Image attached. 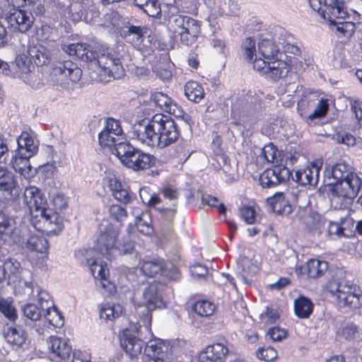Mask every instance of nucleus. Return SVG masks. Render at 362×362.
<instances>
[{"label": "nucleus", "instance_id": "obj_51", "mask_svg": "<svg viewBox=\"0 0 362 362\" xmlns=\"http://www.w3.org/2000/svg\"><path fill=\"white\" fill-rule=\"evenodd\" d=\"M193 310L202 317L211 315L215 310V305L207 300H199L194 303Z\"/></svg>", "mask_w": 362, "mask_h": 362}, {"label": "nucleus", "instance_id": "obj_56", "mask_svg": "<svg viewBox=\"0 0 362 362\" xmlns=\"http://www.w3.org/2000/svg\"><path fill=\"white\" fill-rule=\"evenodd\" d=\"M278 153V149L273 144L265 145L262 149V153L268 163H277Z\"/></svg>", "mask_w": 362, "mask_h": 362}, {"label": "nucleus", "instance_id": "obj_30", "mask_svg": "<svg viewBox=\"0 0 362 362\" xmlns=\"http://www.w3.org/2000/svg\"><path fill=\"white\" fill-rule=\"evenodd\" d=\"M28 54L38 66L45 65L51 60L49 50L40 44L30 46L28 49Z\"/></svg>", "mask_w": 362, "mask_h": 362}, {"label": "nucleus", "instance_id": "obj_13", "mask_svg": "<svg viewBox=\"0 0 362 362\" xmlns=\"http://www.w3.org/2000/svg\"><path fill=\"white\" fill-rule=\"evenodd\" d=\"M291 173L284 165H274L265 170L259 176V182L262 188H273L288 181Z\"/></svg>", "mask_w": 362, "mask_h": 362}, {"label": "nucleus", "instance_id": "obj_46", "mask_svg": "<svg viewBox=\"0 0 362 362\" xmlns=\"http://www.w3.org/2000/svg\"><path fill=\"white\" fill-rule=\"evenodd\" d=\"M341 18H334L332 22H329L330 25H333L335 28V31L339 35L345 37H350L354 34L356 25L351 21H341Z\"/></svg>", "mask_w": 362, "mask_h": 362}, {"label": "nucleus", "instance_id": "obj_11", "mask_svg": "<svg viewBox=\"0 0 362 362\" xmlns=\"http://www.w3.org/2000/svg\"><path fill=\"white\" fill-rule=\"evenodd\" d=\"M57 4L61 8H66L69 17L74 22L83 21L90 23L98 14L90 0H78L70 5H66L57 0Z\"/></svg>", "mask_w": 362, "mask_h": 362}, {"label": "nucleus", "instance_id": "obj_15", "mask_svg": "<svg viewBox=\"0 0 362 362\" xmlns=\"http://www.w3.org/2000/svg\"><path fill=\"white\" fill-rule=\"evenodd\" d=\"M37 300L41 309L45 310V317L47 321L55 327H60L64 325V318L61 313L54 305L47 292L37 288Z\"/></svg>", "mask_w": 362, "mask_h": 362}, {"label": "nucleus", "instance_id": "obj_5", "mask_svg": "<svg viewBox=\"0 0 362 362\" xmlns=\"http://www.w3.org/2000/svg\"><path fill=\"white\" fill-rule=\"evenodd\" d=\"M115 154L127 168L134 171L144 170L152 167L156 158L129 142H119L115 148Z\"/></svg>", "mask_w": 362, "mask_h": 362}, {"label": "nucleus", "instance_id": "obj_7", "mask_svg": "<svg viewBox=\"0 0 362 362\" xmlns=\"http://www.w3.org/2000/svg\"><path fill=\"white\" fill-rule=\"evenodd\" d=\"M162 288L163 286L160 284L153 281L143 290L138 302L139 306L145 307V310L143 311L146 313L143 320L144 328L150 336L152 335L150 329L152 317L151 312L165 306L161 293Z\"/></svg>", "mask_w": 362, "mask_h": 362}, {"label": "nucleus", "instance_id": "obj_24", "mask_svg": "<svg viewBox=\"0 0 362 362\" xmlns=\"http://www.w3.org/2000/svg\"><path fill=\"white\" fill-rule=\"evenodd\" d=\"M327 269V262L311 259L305 264L297 266L296 272L298 274H307L309 278H318L322 276Z\"/></svg>", "mask_w": 362, "mask_h": 362}, {"label": "nucleus", "instance_id": "obj_52", "mask_svg": "<svg viewBox=\"0 0 362 362\" xmlns=\"http://www.w3.org/2000/svg\"><path fill=\"white\" fill-rule=\"evenodd\" d=\"M241 48L245 59L249 62H252L253 57L257 54L255 40L251 37L245 38L242 43Z\"/></svg>", "mask_w": 362, "mask_h": 362}, {"label": "nucleus", "instance_id": "obj_20", "mask_svg": "<svg viewBox=\"0 0 362 362\" xmlns=\"http://www.w3.org/2000/svg\"><path fill=\"white\" fill-rule=\"evenodd\" d=\"M228 353L227 341L222 339L218 342L206 347L200 354L203 362H221Z\"/></svg>", "mask_w": 362, "mask_h": 362}, {"label": "nucleus", "instance_id": "obj_57", "mask_svg": "<svg viewBox=\"0 0 362 362\" xmlns=\"http://www.w3.org/2000/svg\"><path fill=\"white\" fill-rule=\"evenodd\" d=\"M110 216L117 222L123 221L127 216L126 209L119 204H112L109 209Z\"/></svg>", "mask_w": 362, "mask_h": 362}, {"label": "nucleus", "instance_id": "obj_58", "mask_svg": "<svg viewBox=\"0 0 362 362\" xmlns=\"http://www.w3.org/2000/svg\"><path fill=\"white\" fill-rule=\"evenodd\" d=\"M257 357L265 361H272L277 357V352L271 346L262 347L257 350Z\"/></svg>", "mask_w": 362, "mask_h": 362}, {"label": "nucleus", "instance_id": "obj_50", "mask_svg": "<svg viewBox=\"0 0 362 362\" xmlns=\"http://www.w3.org/2000/svg\"><path fill=\"white\" fill-rule=\"evenodd\" d=\"M140 269L145 276L153 277L162 272L163 266L159 260L144 261Z\"/></svg>", "mask_w": 362, "mask_h": 362}, {"label": "nucleus", "instance_id": "obj_54", "mask_svg": "<svg viewBox=\"0 0 362 362\" xmlns=\"http://www.w3.org/2000/svg\"><path fill=\"white\" fill-rule=\"evenodd\" d=\"M0 312L11 321H15L17 319L15 307L11 302L6 300H0Z\"/></svg>", "mask_w": 362, "mask_h": 362}, {"label": "nucleus", "instance_id": "obj_4", "mask_svg": "<svg viewBox=\"0 0 362 362\" xmlns=\"http://www.w3.org/2000/svg\"><path fill=\"white\" fill-rule=\"evenodd\" d=\"M327 288L341 307L357 308L362 305V291L346 276L333 279Z\"/></svg>", "mask_w": 362, "mask_h": 362}, {"label": "nucleus", "instance_id": "obj_55", "mask_svg": "<svg viewBox=\"0 0 362 362\" xmlns=\"http://www.w3.org/2000/svg\"><path fill=\"white\" fill-rule=\"evenodd\" d=\"M37 288L42 289L37 286H35L32 281H23V285L21 286L18 292L25 298L32 299L35 296V291L37 293Z\"/></svg>", "mask_w": 362, "mask_h": 362}, {"label": "nucleus", "instance_id": "obj_40", "mask_svg": "<svg viewBox=\"0 0 362 362\" xmlns=\"http://www.w3.org/2000/svg\"><path fill=\"white\" fill-rule=\"evenodd\" d=\"M25 248L28 250L44 253L49 248L47 240L40 235L33 234L30 235L26 240Z\"/></svg>", "mask_w": 362, "mask_h": 362}, {"label": "nucleus", "instance_id": "obj_59", "mask_svg": "<svg viewBox=\"0 0 362 362\" xmlns=\"http://www.w3.org/2000/svg\"><path fill=\"white\" fill-rule=\"evenodd\" d=\"M154 72L163 80H168L172 77V71L170 69V64H160L154 66Z\"/></svg>", "mask_w": 362, "mask_h": 362}, {"label": "nucleus", "instance_id": "obj_32", "mask_svg": "<svg viewBox=\"0 0 362 362\" xmlns=\"http://www.w3.org/2000/svg\"><path fill=\"white\" fill-rule=\"evenodd\" d=\"M32 156L21 155L19 151H16L15 156H12L10 163L13 168L24 177L30 176L33 170L29 159Z\"/></svg>", "mask_w": 362, "mask_h": 362}, {"label": "nucleus", "instance_id": "obj_60", "mask_svg": "<svg viewBox=\"0 0 362 362\" xmlns=\"http://www.w3.org/2000/svg\"><path fill=\"white\" fill-rule=\"evenodd\" d=\"M272 60H267L264 57L255 54V58L253 57V68L257 71H259L262 74L267 76V64L271 62Z\"/></svg>", "mask_w": 362, "mask_h": 362}, {"label": "nucleus", "instance_id": "obj_25", "mask_svg": "<svg viewBox=\"0 0 362 362\" xmlns=\"http://www.w3.org/2000/svg\"><path fill=\"white\" fill-rule=\"evenodd\" d=\"M0 191L8 192L13 197H18L21 191L16 177L1 166H0Z\"/></svg>", "mask_w": 362, "mask_h": 362}, {"label": "nucleus", "instance_id": "obj_31", "mask_svg": "<svg viewBox=\"0 0 362 362\" xmlns=\"http://www.w3.org/2000/svg\"><path fill=\"white\" fill-rule=\"evenodd\" d=\"M289 70L290 66L286 62L274 59L267 64V77L276 81L287 76Z\"/></svg>", "mask_w": 362, "mask_h": 362}, {"label": "nucleus", "instance_id": "obj_12", "mask_svg": "<svg viewBox=\"0 0 362 362\" xmlns=\"http://www.w3.org/2000/svg\"><path fill=\"white\" fill-rule=\"evenodd\" d=\"M131 136L144 145L156 146V115L150 119H144L134 124Z\"/></svg>", "mask_w": 362, "mask_h": 362}, {"label": "nucleus", "instance_id": "obj_27", "mask_svg": "<svg viewBox=\"0 0 362 362\" xmlns=\"http://www.w3.org/2000/svg\"><path fill=\"white\" fill-rule=\"evenodd\" d=\"M18 149L21 155L33 156L38 151V141L27 132H23L17 139Z\"/></svg>", "mask_w": 362, "mask_h": 362}, {"label": "nucleus", "instance_id": "obj_48", "mask_svg": "<svg viewBox=\"0 0 362 362\" xmlns=\"http://www.w3.org/2000/svg\"><path fill=\"white\" fill-rule=\"evenodd\" d=\"M340 334L346 340H362V330L354 322H346L341 328Z\"/></svg>", "mask_w": 362, "mask_h": 362}, {"label": "nucleus", "instance_id": "obj_38", "mask_svg": "<svg viewBox=\"0 0 362 362\" xmlns=\"http://www.w3.org/2000/svg\"><path fill=\"white\" fill-rule=\"evenodd\" d=\"M134 5L150 17L157 18L161 14L158 0H133Z\"/></svg>", "mask_w": 362, "mask_h": 362}, {"label": "nucleus", "instance_id": "obj_33", "mask_svg": "<svg viewBox=\"0 0 362 362\" xmlns=\"http://www.w3.org/2000/svg\"><path fill=\"white\" fill-rule=\"evenodd\" d=\"M332 177L336 180H352L353 177H361L355 172L354 168L345 162H339L335 164L332 169ZM362 176V174H361Z\"/></svg>", "mask_w": 362, "mask_h": 362}, {"label": "nucleus", "instance_id": "obj_61", "mask_svg": "<svg viewBox=\"0 0 362 362\" xmlns=\"http://www.w3.org/2000/svg\"><path fill=\"white\" fill-rule=\"evenodd\" d=\"M328 110V105L326 100L321 99L316 109L313 111L312 114L308 116L310 119H314L315 118H321L324 117Z\"/></svg>", "mask_w": 362, "mask_h": 362}, {"label": "nucleus", "instance_id": "obj_18", "mask_svg": "<svg viewBox=\"0 0 362 362\" xmlns=\"http://www.w3.org/2000/svg\"><path fill=\"white\" fill-rule=\"evenodd\" d=\"M9 26L14 31L25 33L31 28L34 18L31 13L21 9H13L6 17Z\"/></svg>", "mask_w": 362, "mask_h": 362}, {"label": "nucleus", "instance_id": "obj_37", "mask_svg": "<svg viewBox=\"0 0 362 362\" xmlns=\"http://www.w3.org/2000/svg\"><path fill=\"white\" fill-rule=\"evenodd\" d=\"M90 271L93 276L96 279H100L103 287L106 286V282H108L107 276L108 274V269L107 268L106 262L102 260H89Z\"/></svg>", "mask_w": 362, "mask_h": 362}, {"label": "nucleus", "instance_id": "obj_17", "mask_svg": "<svg viewBox=\"0 0 362 362\" xmlns=\"http://www.w3.org/2000/svg\"><path fill=\"white\" fill-rule=\"evenodd\" d=\"M123 133L120 122L112 117L106 119L103 129L98 135L99 144L102 147L111 148L116 146V136Z\"/></svg>", "mask_w": 362, "mask_h": 362}, {"label": "nucleus", "instance_id": "obj_43", "mask_svg": "<svg viewBox=\"0 0 362 362\" xmlns=\"http://www.w3.org/2000/svg\"><path fill=\"white\" fill-rule=\"evenodd\" d=\"M15 229L13 220L0 211V239L6 240L11 238Z\"/></svg>", "mask_w": 362, "mask_h": 362}, {"label": "nucleus", "instance_id": "obj_42", "mask_svg": "<svg viewBox=\"0 0 362 362\" xmlns=\"http://www.w3.org/2000/svg\"><path fill=\"white\" fill-rule=\"evenodd\" d=\"M15 66L16 74L23 80H25L23 75L30 73L31 68H33L30 57L24 53L17 55L15 59Z\"/></svg>", "mask_w": 362, "mask_h": 362}, {"label": "nucleus", "instance_id": "obj_10", "mask_svg": "<svg viewBox=\"0 0 362 362\" xmlns=\"http://www.w3.org/2000/svg\"><path fill=\"white\" fill-rule=\"evenodd\" d=\"M350 0H309L312 9L317 11L321 17L328 22L334 18H341L348 15L345 4Z\"/></svg>", "mask_w": 362, "mask_h": 362}, {"label": "nucleus", "instance_id": "obj_19", "mask_svg": "<svg viewBox=\"0 0 362 362\" xmlns=\"http://www.w3.org/2000/svg\"><path fill=\"white\" fill-rule=\"evenodd\" d=\"M150 104L160 109V110L174 115L175 117L183 116V110L181 107L173 102L167 95L157 92L151 95Z\"/></svg>", "mask_w": 362, "mask_h": 362}, {"label": "nucleus", "instance_id": "obj_22", "mask_svg": "<svg viewBox=\"0 0 362 362\" xmlns=\"http://www.w3.org/2000/svg\"><path fill=\"white\" fill-rule=\"evenodd\" d=\"M168 345L160 339L150 340L144 349L148 362H168Z\"/></svg>", "mask_w": 362, "mask_h": 362}, {"label": "nucleus", "instance_id": "obj_3", "mask_svg": "<svg viewBox=\"0 0 362 362\" xmlns=\"http://www.w3.org/2000/svg\"><path fill=\"white\" fill-rule=\"evenodd\" d=\"M165 16L167 28L175 37H179L180 42L186 45L194 43L201 33L200 23L193 18L182 15L173 8Z\"/></svg>", "mask_w": 362, "mask_h": 362}, {"label": "nucleus", "instance_id": "obj_44", "mask_svg": "<svg viewBox=\"0 0 362 362\" xmlns=\"http://www.w3.org/2000/svg\"><path fill=\"white\" fill-rule=\"evenodd\" d=\"M185 95L188 100L199 103L204 98V89L197 82L188 81L185 86Z\"/></svg>", "mask_w": 362, "mask_h": 362}, {"label": "nucleus", "instance_id": "obj_16", "mask_svg": "<svg viewBox=\"0 0 362 362\" xmlns=\"http://www.w3.org/2000/svg\"><path fill=\"white\" fill-rule=\"evenodd\" d=\"M362 177L352 176V180H338L332 187V193L337 197L353 200L361 187Z\"/></svg>", "mask_w": 362, "mask_h": 362}, {"label": "nucleus", "instance_id": "obj_63", "mask_svg": "<svg viewBox=\"0 0 362 362\" xmlns=\"http://www.w3.org/2000/svg\"><path fill=\"white\" fill-rule=\"evenodd\" d=\"M190 272L194 278H204L208 274L207 268L201 264H195L190 267Z\"/></svg>", "mask_w": 362, "mask_h": 362}, {"label": "nucleus", "instance_id": "obj_39", "mask_svg": "<svg viewBox=\"0 0 362 362\" xmlns=\"http://www.w3.org/2000/svg\"><path fill=\"white\" fill-rule=\"evenodd\" d=\"M279 53V48L272 40L262 39L258 43V55L267 60L274 59Z\"/></svg>", "mask_w": 362, "mask_h": 362}, {"label": "nucleus", "instance_id": "obj_21", "mask_svg": "<svg viewBox=\"0 0 362 362\" xmlns=\"http://www.w3.org/2000/svg\"><path fill=\"white\" fill-rule=\"evenodd\" d=\"M47 346L53 360L57 362L66 361L70 356L71 347L66 339L57 336H51L47 340Z\"/></svg>", "mask_w": 362, "mask_h": 362}, {"label": "nucleus", "instance_id": "obj_14", "mask_svg": "<svg viewBox=\"0 0 362 362\" xmlns=\"http://www.w3.org/2000/svg\"><path fill=\"white\" fill-rule=\"evenodd\" d=\"M120 344L130 357H135L141 353L144 341L139 338L136 326L134 329L127 328L119 334Z\"/></svg>", "mask_w": 362, "mask_h": 362}, {"label": "nucleus", "instance_id": "obj_49", "mask_svg": "<svg viewBox=\"0 0 362 362\" xmlns=\"http://www.w3.org/2000/svg\"><path fill=\"white\" fill-rule=\"evenodd\" d=\"M134 224L139 232L144 235H150L153 233L151 214L146 210L141 218L134 221Z\"/></svg>", "mask_w": 362, "mask_h": 362}, {"label": "nucleus", "instance_id": "obj_23", "mask_svg": "<svg viewBox=\"0 0 362 362\" xmlns=\"http://www.w3.org/2000/svg\"><path fill=\"white\" fill-rule=\"evenodd\" d=\"M320 167L317 164H312L304 169L295 171L294 175L291 174L292 180L301 185H317L319 180Z\"/></svg>", "mask_w": 362, "mask_h": 362}, {"label": "nucleus", "instance_id": "obj_9", "mask_svg": "<svg viewBox=\"0 0 362 362\" xmlns=\"http://www.w3.org/2000/svg\"><path fill=\"white\" fill-rule=\"evenodd\" d=\"M156 146L165 148L175 143L180 136L175 122L169 116L156 114Z\"/></svg>", "mask_w": 362, "mask_h": 362}, {"label": "nucleus", "instance_id": "obj_34", "mask_svg": "<svg viewBox=\"0 0 362 362\" xmlns=\"http://www.w3.org/2000/svg\"><path fill=\"white\" fill-rule=\"evenodd\" d=\"M252 114L247 105H243V103L237 102L232 105L231 117L235 120V125H245L247 124Z\"/></svg>", "mask_w": 362, "mask_h": 362}, {"label": "nucleus", "instance_id": "obj_2", "mask_svg": "<svg viewBox=\"0 0 362 362\" xmlns=\"http://www.w3.org/2000/svg\"><path fill=\"white\" fill-rule=\"evenodd\" d=\"M23 202L30 210L31 222L37 230L56 234L62 228V218L48 208L45 196L35 186L26 187Z\"/></svg>", "mask_w": 362, "mask_h": 362}, {"label": "nucleus", "instance_id": "obj_64", "mask_svg": "<svg viewBox=\"0 0 362 362\" xmlns=\"http://www.w3.org/2000/svg\"><path fill=\"white\" fill-rule=\"evenodd\" d=\"M268 335L274 341H281L286 336V332L279 327L270 328Z\"/></svg>", "mask_w": 362, "mask_h": 362}, {"label": "nucleus", "instance_id": "obj_47", "mask_svg": "<svg viewBox=\"0 0 362 362\" xmlns=\"http://www.w3.org/2000/svg\"><path fill=\"white\" fill-rule=\"evenodd\" d=\"M120 35L127 42L140 41L144 35L143 28L128 23L121 30Z\"/></svg>", "mask_w": 362, "mask_h": 362}, {"label": "nucleus", "instance_id": "obj_45", "mask_svg": "<svg viewBox=\"0 0 362 362\" xmlns=\"http://www.w3.org/2000/svg\"><path fill=\"white\" fill-rule=\"evenodd\" d=\"M21 267L20 263L13 259H8L3 262L0 265V281L8 276H17L21 272Z\"/></svg>", "mask_w": 362, "mask_h": 362}, {"label": "nucleus", "instance_id": "obj_1", "mask_svg": "<svg viewBox=\"0 0 362 362\" xmlns=\"http://www.w3.org/2000/svg\"><path fill=\"white\" fill-rule=\"evenodd\" d=\"M77 57L89 62V68L98 75V81L107 83L111 79H119L124 75L121 55L112 48L104 47L98 50L83 43H76Z\"/></svg>", "mask_w": 362, "mask_h": 362}, {"label": "nucleus", "instance_id": "obj_35", "mask_svg": "<svg viewBox=\"0 0 362 362\" xmlns=\"http://www.w3.org/2000/svg\"><path fill=\"white\" fill-rule=\"evenodd\" d=\"M4 337L6 342L13 347H21L26 340L25 331L21 327H8L4 330Z\"/></svg>", "mask_w": 362, "mask_h": 362}, {"label": "nucleus", "instance_id": "obj_8", "mask_svg": "<svg viewBox=\"0 0 362 362\" xmlns=\"http://www.w3.org/2000/svg\"><path fill=\"white\" fill-rule=\"evenodd\" d=\"M82 75V70L71 61H64L56 64L49 74V81L52 84L68 88L69 81L78 82Z\"/></svg>", "mask_w": 362, "mask_h": 362}, {"label": "nucleus", "instance_id": "obj_36", "mask_svg": "<svg viewBox=\"0 0 362 362\" xmlns=\"http://www.w3.org/2000/svg\"><path fill=\"white\" fill-rule=\"evenodd\" d=\"M123 313V308L119 303H107L100 309V317L106 322H112L119 318Z\"/></svg>", "mask_w": 362, "mask_h": 362}, {"label": "nucleus", "instance_id": "obj_6", "mask_svg": "<svg viewBox=\"0 0 362 362\" xmlns=\"http://www.w3.org/2000/svg\"><path fill=\"white\" fill-rule=\"evenodd\" d=\"M100 235L95 243V250L108 259L118 255V227L105 221L100 225Z\"/></svg>", "mask_w": 362, "mask_h": 362}, {"label": "nucleus", "instance_id": "obj_26", "mask_svg": "<svg viewBox=\"0 0 362 362\" xmlns=\"http://www.w3.org/2000/svg\"><path fill=\"white\" fill-rule=\"evenodd\" d=\"M108 184L113 197L119 202L124 204H130L136 198L135 194L130 192L116 177L110 178Z\"/></svg>", "mask_w": 362, "mask_h": 362}, {"label": "nucleus", "instance_id": "obj_29", "mask_svg": "<svg viewBox=\"0 0 362 362\" xmlns=\"http://www.w3.org/2000/svg\"><path fill=\"white\" fill-rule=\"evenodd\" d=\"M267 203L271 209L278 214L288 215L291 212V206L285 199L283 192H276L273 196L267 198Z\"/></svg>", "mask_w": 362, "mask_h": 362}, {"label": "nucleus", "instance_id": "obj_28", "mask_svg": "<svg viewBox=\"0 0 362 362\" xmlns=\"http://www.w3.org/2000/svg\"><path fill=\"white\" fill-rule=\"evenodd\" d=\"M308 214L306 216L302 218V222L305 225L308 230L313 232L314 234H321L322 229L326 224V221L321 218V216L317 212L309 211L308 209H303L299 212Z\"/></svg>", "mask_w": 362, "mask_h": 362}, {"label": "nucleus", "instance_id": "obj_41", "mask_svg": "<svg viewBox=\"0 0 362 362\" xmlns=\"http://www.w3.org/2000/svg\"><path fill=\"white\" fill-rule=\"evenodd\" d=\"M313 310L312 301L304 296H300L294 301V310L296 315L300 318H308Z\"/></svg>", "mask_w": 362, "mask_h": 362}, {"label": "nucleus", "instance_id": "obj_53", "mask_svg": "<svg viewBox=\"0 0 362 362\" xmlns=\"http://www.w3.org/2000/svg\"><path fill=\"white\" fill-rule=\"evenodd\" d=\"M41 310V308H38L34 303H27L22 307L23 316L31 321H37L40 319Z\"/></svg>", "mask_w": 362, "mask_h": 362}, {"label": "nucleus", "instance_id": "obj_62", "mask_svg": "<svg viewBox=\"0 0 362 362\" xmlns=\"http://www.w3.org/2000/svg\"><path fill=\"white\" fill-rule=\"evenodd\" d=\"M240 215L247 224H252L255 221V211L251 206H243L240 209Z\"/></svg>", "mask_w": 362, "mask_h": 362}]
</instances>
